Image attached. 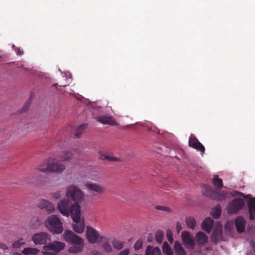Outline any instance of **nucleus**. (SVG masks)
<instances>
[{"mask_svg":"<svg viewBox=\"0 0 255 255\" xmlns=\"http://www.w3.org/2000/svg\"><path fill=\"white\" fill-rule=\"evenodd\" d=\"M85 188L90 196H95L104 194L105 188L97 183L91 182H86L85 184Z\"/></svg>","mask_w":255,"mask_h":255,"instance_id":"nucleus-9","label":"nucleus"},{"mask_svg":"<svg viewBox=\"0 0 255 255\" xmlns=\"http://www.w3.org/2000/svg\"><path fill=\"white\" fill-rule=\"evenodd\" d=\"M245 205V201L240 198H236L230 202L227 208L229 214H234L243 208Z\"/></svg>","mask_w":255,"mask_h":255,"instance_id":"nucleus-11","label":"nucleus"},{"mask_svg":"<svg viewBox=\"0 0 255 255\" xmlns=\"http://www.w3.org/2000/svg\"><path fill=\"white\" fill-rule=\"evenodd\" d=\"M86 238L90 244L100 243L103 239V237L100 235L99 232L91 226L86 228Z\"/></svg>","mask_w":255,"mask_h":255,"instance_id":"nucleus-7","label":"nucleus"},{"mask_svg":"<svg viewBox=\"0 0 255 255\" xmlns=\"http://www.w3.org/2000/svg\"><path fill=\"white\" fill-rule=\"evenodd\" d=\"M23 51L19 49H18L17 54H18L19 55H22V54H23Z\"/></svg>","mask_w":255,"mask_h":255,"instance_id":"nucleus-49","label":"nucleus"},{"mask_svg":"<svg viewBox=\"0 0 255 255\" xmlns=\"http://www.w3.org/2000/svg\"><path fill=\"white\" fill-rule=\"evenodd\" d=\"M31 97H30V98L25 103V104L23 108V111H26L28 109L29 105L30 104V102H31Z\"/></svg>","mask_w":255,"mask_h":255,"instance_id":"nucleus-43","label":"nucleus"},{"mask_svg":"<svg viewBox=\"0 0 255 255\" xmlns=\"http://www.w3.org/2000/svg\"><path fill=\"white\" fill-rule=\"evenodd\" d=\"M80 206L78 204H74L70 207L69 201L67 199H63L57 204V209L59 212L65 216L68 217L70 215L72 216V210L74 206Z\"/></svg>","mask_w":255,"mask_h":255,"instance_id":"nucleus-8","label":"nucleus"},{"mask_svg":"<svg viewBox=\"0 0 255 255\" xmlns=\"http://www.w3.org/2000/svg\"><path fill=\"white\" fill-rule=\"evenodd\" d=\"M186 223L188 228L194 229L196 226L195 220L191 217L186 218Z\"/></svg>","mask_w":255,"mask_h":255,"instance_id":"nucleus-32","label":"nucleus"},{"mask_svg":"<svg viewBox=\"0 0 255 255\" xmlns=\"http://www.w3.org/2000/svg\"><path fill=\"white\" fill-rule=\"evenodd\" d=\"M50 172V160L49 158L44 162L38 164L37 167L31 170L26 179L29 183H32L31 180H37L38 178L37 172Z\"/></svg>","mask_w":255,"mask_h":255,"instance_id":"nucleus-6","label":"nucleus"},{"mask_svg":"<svg viewBox=\"0 0 255 255\" xmlns=\"http://www.w3.org/2000/svg\"><path fill=\"white\" fill-rule=\"evenodd\" d=\"M66 196L68 199L75 202L74 204H78L84 199L83 192L78 187L74 185H69L66 189Z\"/></svg>","mask_w":255,"mask_h":255,"instance_id":"nucleus-5","label":"nucleus"},{"mask_svg":"<svg viewBox=\"0 0 255 255\" xmlns=\"http://www.w3.org/2000/svg\"><path fill=\"white\" fill-rule=\"evenodd\" d=\"M213 185L218 188H221L223 186L222 180L218 178V175H215L213 180Z\"/></svg>","mask_w":255,"mask_h":255,"instance_id":"nucleus-33","label":"nucleus"},{"mask_svg":"<svg viewBox=\"0 0 255 255\" xmlns=\"http://www.w3.org/2000/svg\"><path fill=\"white\" fill-rule=\"evenodd\" d=\"M203 194L208 197L217 200H224L226 198V195L223 193H218L212 189L207 185L204 186Z\"/></svg>","mask_w":255,"mask_h":255,"instance_id":"nucleus-10","label":"nucleus"},{"mask_svg":"<svg viewBox=\"0 0 255 255\" xmlns=\"http://www.w3.org/2000/svg\"><path fill=\"white\" fill-rule=\"evenodd\" d=\"M102 160H108V161H117L118 159L114 157L111 155H102L101 157Z\"/></svg>","mask_w":255,"mask_h":255,"instance_id":"nucleus-37","label":"nucleus"},{"mask_svg":"<svg viewBox=\"0 0 255 255\" xmlns=\"http://www.w3.org/2000/svg\"><path fill=\"white\" fill-rule=\"evenodd\" d=\"M164 237V233L161 231H158L156 233L155 239L158 243H161Z\"/></svg>","mask_w":255,"mask_h":255,"instance_id":"nucleus-36","label":"nucleus"},{"mask_svg":"<svg viewBox=\"0 0 255 255\" xmlns=\"http://www.w3.org/2000/svg\"><path fill=\"white\" fill-rule=\"evenodd\" d=\"M213 220L210 217L206 218L202 223V229L209 233L212 228Z\"/></svg>","mask_w":255,"mask_h":255,"instance_id":"nucleus-18","label":"nucleus"},{"mask_svg":"<svg viewBox=\"0 0 255 255\" xmlns=\"http://www.w3.org/2000/svg\"><path fill=\"white\" fill-rule=\"evenodd\" d=\"M45 225L48 230L53 234H59L63 231L62 222L57 216L55 215L50 216L47 219L45 222Z\"/></svg>","mask_w":255,"mask_h":255,"instance_id":"nucleus-3","label":"nucleus"},{"mask_svg":"<svg viewBox=\"0 0 255 255\" xmlns=\"http://www.w3.org/2000/svg\"><path fill=\"white\" fill-rule=\"evenodd\" d=\"M37 207L41 209H46L48 213H53L55 210L54 204L45 199L41 200L38 203Z\"/></svg>","mask_w":255,"mask_h":255,"instance_id":"nucleus-16","label":"nucleus"},{"mask_svg":"<svg viewBox=\"0 0 255 255\" xmlns=\"http://www.w3.org/2000/svg\"><path fill=\"white\" fill-rule=\"evenodd\" d=\"M176 229L178 232H179L182 229L181 225L179 223H177L176 225Z\"/></svg>","mask_w":255,"mask_h":255,"instance_id":"nucleus-47","label":"nucleus"},{"mask_svg":"<svg viewBox=\"0 0 255 255\" xmlns=\"http://www.w3.org/2000/svg\"><path fill=\"white\" fill-rule=\"evenodd\" d=\"M145 255H161V253L159 248L148 246L145 250Z\"/></svg>","mask_w":255,"mask_h":255,"instance_id":"nucleus-22","label":"nucleus"},{"mask_svg":"<svg viewBox=\"0 0 255 255\" xmlns=\"http://www.w3.org/2000/svg\"><path fill=\"white\" fill-rule=\"evenodd\" d=\"M73 154L70 151H63L59 155V159L61 161H68L72 159Z\"/></svg>","mask_w":255,"mask_h":255,"instance_id":"nucleus-23","label":"nucleus"},{"mask_svg":"<svg viewBox=\"0 0 255 255\" xmlns=\"http://www.w3.org/2000/svg\"><path fill=\"white\" fill-rule=\"evenodd\" d=\"M62 194L61 191H56L50 194L51 197L52 199H58L61 197Z\"/></svg>","mask_w":255,"mask_h":255,"instance_id":"nucleus-39","label":"nucleus"},{"mask_svg":"<svg viewBox=\"0 0 255 255\" xmlns=\"http://www.w3.org/2000/svg\"><path fill=\"white\" fill-rule=\"evenodd\" d=\"M222 228V225L220 223H218L212 234L213 237L216 239H218L221 236Z\"/></svg>","mask_w":255,"mask_h":255,"instance_id":"nucleus-28","label":"nucleus"},{"mask_svg":"<svg viewBox=\"0 0 255 255\" xmlns=\"http://www.w3.org/2000/svg\"><path fill=\"white\" fill-rule=\"evenodd\" d=\"M64 240L73 245L68 250L70 253L77 254L83 251L85 245L84 240L70 230H65L63 234Z\"/></svg>","mask_w":255,"mask_h":255,"instance_id":"nucleus-1","label":"nucleus"},{"mask_svg":"<svg viewBox=\"0 0 255 255\" xmlns=\"http://www.w3.org/2000/svg\"><path fill=\"white\" fill-rule=\"evenodd\" d=\"M72 210L71 216L73 221L72 228L76 233L82 234L84 231L85 224L84 218L81 217V207L76 205L74 206Z\"/></svg>","mask_w":255,"mask_h":255,"instance_id":"nucleus-2","label":"nucleus"},{"mask_svg":"<svg viewBox=\"0 0 255 255\" xmlns=\"http://www.w3.org/2000/svg\"><path fill=\"white\" fill-rule=\"evenodd\" d=\"M251 196V195L250 194H249V195H247L246 197V198H250Z\"/></svg>","mask_w":255,"mask_h":255,"instance_id":"nucleus-52","label":"nucleus"},{"mask_svg":"<svg viewBox=\"0 0 255 255\" xmlns=\"http://www.w3.org/2000/svg\"><path fill=\"white\" fill-rule=\"evenodd\" d=\"M25 244V240L22 238H19L17 240L14 241L12 244V247L15 249H17Z\"/></svg>","mask_w":255,"mask_h":255,"instance_id":"nucleus-27","label":"nucleus"},{"mask_svg":"<svg viewBox=\"0 0 255 255\" xmlns=\"http://www.w3.org/2000/svg\"><path fill=\"white\" fill-rule=\"evenodd\" d=\"M96 120L104 125H114L116 121L113 117L109 115L99 116L95 118Z\"/></svg>","mask_w":255,"mask_h":255,"instance_id":"nucleus-17","label":"nucleus"},{"mask_svg":"<svg viewBox=\"0 0 255 255\" xmlns=\"http://www.w3.org/2000/svg\"><path fill=\"white\" fill-rule=\"evenodd\" d=\"M245 220L242 217H238L235 220L237 230L239 233H243L245 229Z\"/></svg>","mask_w":255,"mask_h":255,"instance_id":"nucleus-20","label":"nucleus"},{"mask_svg":"<svg viewBox=\"0 0 255 255\" xmlns=\"http://www.w3.org/2000/svg\"><path fill=\"white\" fill-rule=\"evenodd\" d=\"M91 255H101L100 252L97 250H93L91 253Z\"/></svg>","mask_w":255,"mask_h":255,"instance_id":"nucleus-46","label":"nucleus"},{"mask_svg":"<svg viewBox=\"0 0 255 255\" xmlns=\"http://www.w3.org/2000/svg\"><path fill=\"white\" fill-rule=\"evenodd\" d=\"M142 241L141 240H138L135 243L134 245V249L135 250H139L142 247Z\"/></svg>","mask_w":255,"mask_h":255,"instance_id":"nucleus-38","label":"nucleus"},{"mask_svg":"<svg viewBox=\"0 0 255 255\" xmlns=\"http://www.w3.org/2000/svg\"><path fill=\"white\" fill-rule=\"evenodd\" d=\"M234 226V223L233 221H228L225 225L226 230L229 231Z\"/></svg>","mask_w":255,"mask_h":255,"instance_id":"nucleus-41","label":"nucleus"},{"mask_svg":"<svg viewBox=\"0 0 255 255\" xmlns=\"http://www.w3.org/2000/svg\"><path fill=\"white\" fill-rule=\"evenodd\" d=\"M102 247L107 253H111L113 251L112 247L108 242H104L102 244Z\"/></svg>","mask_w":255,"mask_h":255,"instance_id":"nucleus-35","label":"nucleus"},{"mask_svg":"<svg viewBox=\"0 0 255 255\" xmlns=\"http://www.w3.org/2000/svg\"><path fill=\"white\" fill-rule=\"evenodd\" d=\"M237 194H241L242 196H243V197H245V196H244V194H243V193H242L236 192V195H237Z\"/></svg>","mask_w":255,"mask_h":255,"instance_id":"nucleus-51","label":"nucleus"},{"mask_svg":"<svg viewBox=\"0 0 255 255\" xmlns=\"http://www.w3.org/2000/svg\"><path fill=\"white\" fill-rule=\"evenodd\" d=\"M50 172L61 173L65 170V165L61 163L57 159L49 158Z\"/></svg>","mask_w":255,"mask_h":255,"instance_id":"nucleus-12","label":"nucleus"},{"mask_svg":"<svg viewBox=\"0 0 255 255\" xmlns=\"http://www.w3.org/2000/svg\"><path fill=\"white\" fill-rule=\"evenodd\" d=\"M39 252L38 249L33 248H25L22 251L24 255H36Z\"/></svg>","mask_w":255,"mask_h":255,"instance_id":"nucleus-26","label":"nucleus"},{"mask_svg":"<svg viewBox=\"0 0 255 255\" xmlns=\"http://www.w3.org/2000/svg\"><path fill=\"white\" fill-rule=\"evenodd\" d=\"M166 236H167V239L169 241V242L171 244H172L173 242V236H172V232L171 231V230H168L166 231Z\"/></svg>","mask_w":255,"mask_h":255,"instance_id":"nucleus-40","label":"nucleus"},{"mask_svg":"<svg viewBox=\"0 0 255 255\" xmlns=\"http://www.w3.org/2000/svg\"><path fill=\"white\" fill-rule=\"evenodd\" d=\"M163 253L165 255H173V252L167 242H164L162 246Z\"/></svg>","mask_w":255,"mask_h":255,"instance_id":"nucleus-30","label":"nucleus"},{"mask_svg":"<svg viewBox=\"0 0 255 255\" xmlns=\"http://www.w3.org/2000/svg\"><path fill=\"white\" fill-rule=\"evenodd\" d=\"M29 226L32 229L37 228L40 225V221L37 216H34L31 218L28 223Z\"/></svg>","mask_w":255,"mask_h":255,"instance_id":"nucleus-24","label":"nucleus"},{"mask_svg":"<svg viewBox=\"0 0 255 255\" xmlns=\"http://www.w3.org/2000/svg\"><path fill=\"white\" fill-rule=\"evenodd\" d=\"M188 143L190 147L200 151L201 155L203 156L205 150V147L201 142H200L194 134H192L190 135Z\"/></svg>","mask_w":255,"mask_h":255,"instance_id":"nucleus-14","label":"nucleus"},{"mask_svg":"<svg viewBox=\"0 0 255 255\" xmlns=\"http://www.w3.org/2000/svg\"><path fill=\"white\" fill-rule=\"evenodd\" d=\"M249 218L250 220L255 219V198L251 200L248 204Z\"/></svg>","mask_w":255,"mask_h":255,"instance_id":"nucleus-19","label":"nucleus"},{"mask_svg":"<svg viewBox=\"0 0 255 255\" xmlns=\"http://www.w3.org/2000/svg\"><path fill=\"white\" fill-rule=\"evenodd\" d=\"M221 214V207L220 205H217L214 208L211 212L212 216L215 219L219 218Z\"/></svg>","mask_w":255,"mask_h":255,"instance_id":"nucleus-31","label":"nucleus"},{"mask_svg":"<svg viewBox=\"0 0 255 255\" xmlns=\"http://www.w3.org/2000/svg\"><path fill=\"white\" fill-rule=\"evenodd\" d=\"M129 253V249H126L120 252L118 255H128Z\"/></svg>","mask_w":255,"mask_h":255,"instance_id":"nucleus-44","label":"nucleus"},{"mask_svg":"<svg viewBox=\"0 0 255 255\" xmlns=\"http://www.w3.org/2000/svg\"><path fill=\"white\" fill-rule=\"evenodd\" d=\"M87 125L83 124L77 127L75 130V135L77 137H79L83 132L84 130L86 129Z\"/></svg>","mask_w":255,"mask_h":255,"instance_id":"nucleus-34","label":"nucleus"},{"mask_svg":"<svg viewBox=\"0 0 255 255\" xmlns=\"http://www.w3.org/2000/svg\"><path fill=\"white\" fill-rule=\"evenodd\" d=\"M0 248L3 251H6L8 250V247L7 245L3 243H0Z\"/></svg>","mask_w":255,"mask_h":255,"instance_id":"nucleus-45","label":"nucleus"},{"mask_svg":"<svg viewBox=\"0 0 255 255\" xmlns=\"http://www.w3.org/2000/svg\"><path fill=\"white\" fill-rule=\"evenodd\" d=\"M196 239L197 244L200 246L204 245L208 242L207 236L204 233L201 232H199L197 233Z\"/></svg>","mask_w":255,"mask_h":255,"instance_id":"nucleus-21","label":"nucleus"},{"mask_svg":"<svg viewBox=\"0 0 255 255\" xmlns=\"http://www.w3.org/2000/svg\"><path fill=\"white\" fill-rule=\"evenodd\" d=\"M112 245L115 249L120 250L124 246V242L114 239L112 241Z\"/></svg>","mask_w":255,"mask_h":255,"instance_id":"nucleus-29","label":"nucleus"},{"mask_svg":"<svg viewBox=\"0 0 255 255\" xmlns=\"http://www.w3.org/2000/svg\"><path fill=\"white\" fill-rule=\"evenodd\" d=\"M66 247L65 243L53 241L43 247L42 254L44 255H58Z\"/></svg>","mask_w":255,"mask_h":255,"instance_id":"nucleus-4","label":"nucleus"},{"mask_svg":"<svg viewBox=\"0 0 255 255\" xmlns=\"http://www.w3.org/2000/svg\"><path fill=\"white\" fill-rule=\"evenodd\" d=\"M182 242L187 249H193L195 246L194 237L188 232L183 231L181 234Z\"/></svg>","mask_w":255,"mask_h":255,"instance_id":"nucleus-15","label":"nucleus"},{"mask_svg":"<svg viewBox=\"0 0 255 255\" xmlns=\"http://www.w3.org/2000/svg\"><path fill=\"white\" fill-rule=\"evenodd\" d=\"M156 208L157 209V210H161V211H165V212H170L171 210L167 207H165V206H158L156 207Z\"/></svg>","mask_w":255,"mask_h":255,"instance_id":"nucleus-42","label":"nucleus"},{"mask_svg":"<svg viewBox=\"0 0 255 255\" xmlns=\"http://www.w3.org/2000/svg\"><path fill=\"white\" fill-rule=\"evenodd\" d=\"M50 236L46 233L40 232L34 234L31 237V240L35 245H44L50 240Z\"/></svg>","mask_w":255,"mask_h":255,"instance_id":"nucleus-13","label":"nucleus"},{"mask_svg":"<svg viewBox=\"0 0 255 255\" xmlns=\"http://www.w3.org/2000/svg\"><path fill=\"white\" fill-rule=\"evenodd\" d=\"M13 255H22L21 254L17 252L14 253Z\"/></svg>","mask_w":255,"mask_h":255,"instance_id":"nucleus-50","label":"nucleus"},{"mask_svg":"<svg viewBox=\"0 0 255 255\" xmlns=\"http://www.w3.org/2000/svg\"><path fill=\"white\" fill-rule=\"evenodd\" d=\"M250 243L253 250L255 252V243H254L253 241H251Z\"/></svg>","mask_w":255,"mask_h":255,"instance_id":"nucleus-48","label":"nucleus"},{"mask_svg":"<svg viewBox=\"0 0 255 255\" xmlns=\"http://www.w3.org/2000/svg\"><path fill=\"white\" fill-rule=\"evenodd\" d=\"M174 250L176 255H186L184 249L181 244L178 242L175 243Z\"/></svg>","mask_w":255,"mask_h":255,"instance_id":"nucleus-25","label":"nucleus"}]
</instances>
